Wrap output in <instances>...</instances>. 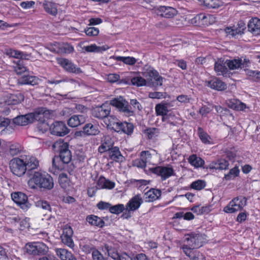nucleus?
<instances>
[{"mask_svg":"<svg viewBox=\"0 0 260 260\" xmlns=\"http://www.w3.org/2000/svg\"><path fill=\"white\" fill-rule=\"evenodd\" d=\"M38 160L34 156L23 155L15 157L10 161V168L15 175L21 177L25 174L29 177L39 166Z\"/></svg>","mask_w":260,"mask_h":260,"instance_id":"obj_1","label":"nucleus"},{"mask_svg":"<svg viewBox=\"0 0 260 260\" xmlns=\"http://www.w3.org/2000/svg\"><path fill=\"white\" fill-rule=\"evenodd\" d=\"M27 181L28 186L31 189L38 187L50 190L53 188V179L48 174L45 175L38 171H34Z\"/></svg>","mask_w":260,"mask_h":260,"instance_id":"obj_2","label":"nucleus"},{"mask_svg":"<svg viewBox=\"0 0 260 260\" xmlns=\"http://www.w3.org/2000/svg\"><path fill=\"white\" fill-rule=\"evenodd\" d=\"M184 244L181 246L182 250L186 249H198L202 246L205 240V235L199 232H191L185 236Z\"/></svg>","mask_w":260,"mask_h":260,"instance_id":"obj_3","label":"nucleus"},{"mask_svg":"<svg viewBox=\"0 0 260 260\" xmlns=\"http://www.w3.org/2000/svg\"><path fill=\"white\" fill-rule=\"evenodd\" d=\"M53 149L59 153L60 160L64 164H69L72 160V153L67 143L61 140L56 141L52 145Z\"/></svg>","mask_w":260,"mask_h":260,"instance_id":"obj_4","label":"nucleus"},{"mask_svg":"<svg viewBox=\"0 0 260 260\" xmlns=\"http://www.w3.org/2000/svg\"><path fill=\"white\" fill-rule=\"evenodd\" d=\"M144 76L147 81V86L156 89L162 84L164 78L159 75L158 72L154 69L147 70L144 73Z\"/></svg>","mask_w":260,"mask_h":260,"instance_id":"obj_5","label":"nucleus"},{"mask_svg":"<svg viewBox=\"0 0 260 260\" xmlns=\"http://www.w3.org/2000/svg\"><path fill=\"white\" fill-rule=\"evenodd\" d=\"M247 199L243 196L234 198L224 208L226 213H232L241 210L246 205Z\"/></svg>","mask_w":260,"mask_h":260,"instance_id":"obj_6","label":"nucleus"},{"mask_svg":"<svg viewBox=\"0 0 260 260\" xmlns=\"http://www.w3.org/2000/svg\"><path fill=\"white\" fill-rule=\"evenodd\" d=\"M58 63L67 72L75 74H80L83 72L82 70L72 61L64 58L57 59Z\"/></svg>","mask_w":260,"mask_h":260,"instance_id":"obj_7","label":"nucleus"},{"mask_svg":"<svg viewBox=\"0 0 260 260\" xmlns=\"http://www.w3.org/2000/svg\"><path fill=\"white\" fill-rule=\"evenodd\" d=\"M13 201L23 210H27L31 204L28 201L27 196L21 192H15L11 194Z\"/></svg>","mask_w":260,"mask_h":260,"instance_id":"obj_8","label":"nucleus"},{"mask_svg":"<svg viewBox=\"0 0 260 260\" xmlns=\"http://www.w3.org/2000/svg\"><path fill=\"white\" fill-rule=\"evenodd\" d=\"M110 104L128 116L132 115L134 114V111L132 107L128 105V102L123 100L121 97H120L119 99H114L111 100Z\"/></svg>","mask_w":260,"mask_h":260,"instance_id":"obj_9","label":"nucleus"},{"mask_svg":"<svg viewBox=\"0 0 260 260\" xmlns=\"http://www.w3.org/2000/svg\"><path fill=\"white\" fill-rule=\"evenodd\" d=\"M150 172L161 177L162 180H165L174 174L172 167L158 166L149 168Z\"/></svg>","mask_w":260,"mask_h":260,"instance_id":"obj_10","label":"nucleus"},{"mask_svg":"<svg viewBox=\"0 0 260 260\" xmlns=\"http://www.w3.org/2000/svg\"><path fill=\"white\" fill-rule=\"evenodd\" d=\"M50 131L52 135L63 137L69 133V129L62 121H55L50 126Z\"/></svg>","mask_w":260,"mask_h":260,"instance_id":"obj_11","label":"nucleus"},{"mask_svg":"<svg viewBox=\"0 0 260 260\" xmlns=\"http://www.w3.org/2000/svg\"><path fill=\"white\" fill-rule=\"evenodd\" d=\"M169 104L168 103H160L157 104L155 106V111L157 115H161L162 116V120L164 122H167L173 125H175L173 122L170 120L171 115L168 114L169 110Z\"/></svg>","mask_w":260,"mask_h":260,"instance_id":"obj_12","label":"nucleus"},{"mask_svg":"<svg viewBox=\"0 0 260 260\" xmlns=\"http://www.w3.org/2000/svg\"><path fill=\"white\" fill-rule=\"evenodd\" d=\"M111 112L110 106L103 104L101 106L96 107L92 110V115L93 117L98 119H104L107 118Z\"/></svg>","mask_w":260,"mask_h":260,"instance_id":"obj_13","label":"nucleus"},{"mask_svg":"<svg viewBox=\"0 0 260 260\" xmlns=\"http://www.w3.org/2000/svg\"><path fill=\"white\" fill-rule=\"evenodd\" d=\"M214 19L215 18L212 15L200 13L191 19V23L196 25H207L208 23H211L210 20L212 22H214L215 21Z\"/></svg>","mask_w":260,"mask_h":260,"instance_id":"obj_14","label":"nucleus"},{"mask_svg":"<svg viewBox=\"0 0 260 260\" xmlns=\"http://www.w3.org/2000/svg\"><path fill=\"white\" fill-rule=\"evenodd\" d=\"M30 114L34 116V117L32 118V122L34 120H37L39 122L46 121V119H48L50 117V112L45 108H40L37 109L35 112L30 113Z\"/></svg>","mask_w":260,"mask_h":260,"instance_id":"obj_15","label":"nucleus"},{"mask_svg":"<svg viewBox=\"0 0 260 260\" xmlns=\"http://www.w3.org/2000/svg\"><path fill=\"white\" fill-rule=\"evenodd\" d=\"M157 15L166 18H171L177 14V11L171 7L160 6L156 10Z\"/></svg>","mask_w":260,"mask_h":260,"instance_id":"obj_16","label":"nucleus"},{"mask_svg":"<svg viewBox=\"0 0 260 260\" xmlns=\"http://www.w3.org/2000/svg\"><path fill=\"white\" fill-rule=\"evenodd\" d=\"M32 115L28 113L16 116L13 119V125L18 126H25L32 123Z\"/></svg>","mask_w":260,"mask_h":260,"instance_id":"obj_17","label":"nucleus"},{"mask_svg":"<svg viewBox=\"0 0 260 260\" xmlns=\"http://www.w3.org/2000/svg\"><path fill=\"white\" fill-rule=\"evenodd\" d=\"M143 201L140 195L137 194L132 198L126 205V209L128 211H134L138 209Z\"/></svg>","mask_w":260,"mask_h":260,"instance_id":"obj_18","label":"nucleus"},{"mask_svg":"<svg viewBox=\"0 0 260 260\" xmlns=\"http://www.w3.org/2000/svg\"><path fill=\"white\" fill-rule=\"evenodd\" d=\"M182 251L190 260H206L205 255L198 249H186Z\"/></svg>","mask_w":260,"mask_h":260,"instance_id":"obj_19","label":"nucleus"},{"mask_svg":"<svg viewBox=\"0 0 260 260\" xmlns=\"http://www.w3.org/2000/svg\"><path fill=\"white\" fill-rule=\"evenodd\" d=\"M101 142V145L99 147V151L101 153L108 151L113 147L114 141L110 136H104Z\"/></svg>","mask_w":260,"mask_h":260,"instance_id":"obj_20","label":"nucleus"},{"mask_svg":"<svg viewBox=\"0 0 260 260\" xmlns=\"http://www.w3.org/2000/svg\"><path fill=\"white\" fill-rule=\"evenodd\" d=\"M248 31L254 36L260 34V19L254 18L250 19L248 24Z\"/></svg>","mask_w":260,"mask_h":260,"instance_id":"obj_21","label":"nucleus"},{"mask_svg":"<svg viewBox=\"0 0 260 260\" xmlns=\"http://www.w3.org/2000/svg\"><path fill=\"white\" fill-rule=\"evenodd\" d=\"M134 128V126L132 123L120 121L117 126V129H116L115 132L123 133L124 134L130 135L133 133Z\"/></svg>","mask_w":260,"mask_h":260,"instance_id":"obj_22","label":"nucleus"},{"mask_svg":"<svg viewBox=\"0 0 260 260\" xmlns=\"http://www.w3.org/2000/svg\"><path fill=\"white\" fill-rule=\"evenodd\" d=\"M86 117L83 115H74L68 120V125L72 127H76L84 123Z\"/></svg>","mask_w":260,"mask_h":260,"instance_id":"obj_23","label":"nucleus"},{"mask_svg":"<svg viewBox=\"0 0 260 260\" xmlns=\"http://www.w3.org/2000/svg\"><path fill=\"white\" fill-rule=\"evenodd\" d=\"M39 79L36 76L30 75H24L18 80L19 85L28 84L34 86L38 84Z\"/></svg>","mask_w":260,"mask_h":260,"instance_id":"obj_24","label":"nucleus"},{"mask_svg":"<svg viewBox=\"0 0 260 260\" xmlns=\"http://www.w3.org/2000/svg\"><path fill=\"white\" fill-rule=\"evenodd\" d=\"M24 95L20 92L9 94L7 96L6 102L8 105H17L24 100Z\"/></svg>","mask_w":260,"mask_h":260,"instance_id":"obj_25","label":"nucleus"},{"mask_svg":"<svg viewBox=\"0 0 260 260\" xmlns=\"http://www.w3.org/2000/svg\"><path fill=\"white\" fill-rule=\"evenodd\" d=\"M207 86L217 90H223L226 88V85L217 78H213L208 81Z\"/></svg>","mask_w":260,"mask_h":260,"instance_id":"obj_26","label":"nucleus"},{"mask_svg":"<svg viewBox=\"0 0 260 260\" xmlns=\"http://www.w3.org/2000/svg\"><path fill=\"white\" fill-rule=\"evenodd\" d=\"M108 153L109 158L116 162H122L124 159L118 147H113L108 151Z\"/></svg>","mask_w":260,"mask_h":260,"instance_id":"obj_27","label":"nucleus"},{"mask_svg":"<svg viewBox=\"0 0 260 260\" xmlns=\"http://www.w3.org/2000/svg\"><path fill=\"white\" fill-rule=\"evenodd\" d=\"M43 6L46 12L49 14L54 16L57 15V7L55 3L45 1L43 3Z\"/></svg>","mask_w":260,"mask_h":260,"instance_id":"obj_28","label":"nucleus"},{"mask_svg":"<svg viewBox=\"0 0 260 260\" xmlns=\"http://www.w3.org/2000/svg\"><path fill=\"white\" fill-rule=\"evenodd\" d=\"M97 185L99 188L111 189L115 187V183L108 179H106L103 176H100L97 182Z\"/></svg>","mask_w":260,"mask_h":260,"instance_id":"obj_29","label":"nucleus"},{"mask_svg":"<svg viewBox=\"0 0 260 260\" xmlns=\"http://www.w3.org/2000/svg\"><path fill=\"white\" fill-rule=\"evenodd\" d=\"M145 195L147 202H153L158 199L161 196V191L159 189L152 188L145 193Z\"/></svg>","mask_w":260,"mask_h":260,"instance_id":"obj_30","label":"nucleus"},{"mask_svg":"<svg viewBox=\"0 0 260 260\" xmlns=\"http://www.w3.org/2000/svg\"><path fill=\"white\" fill-rule=\"evenodd\" d=\"M229 162L224 159H220L210 165V168L216 170H226L228 169Z\"/></svg>","mask_w":260,"mask_h":260,"instance_id":"obj_31","label":"nucleus"},{"mask_svg":"<svg viewBox=\"0 0 260 260\" xmlns=\"http://www.w3.org/2000/svg\"><path fill=\"white\" fill-rule=\"evenodd\" d=\"M107 119L105 120L106 124L107 126L115 132L117 129V126L120 122V120L118 119L114 115H110L107 117Z\"/></svg>","mask_w":260,"mask_h":260,"instance_id":"obj_32","label":"nucleus"},{"mask_svg":"<svg viewBox=\"0 0 260 260\" xmlns=\"http://www.w3.org/2000/svg\"><path fill=\"white\" fill-rule=\"evenodd\" d=\"M84 135H96L100 133L98 126L91 123H87L83 127Z\"/></svg>","mask_w":260,"mask_h":260,"instance_id":"obj_33","label":"nucleus"},{"mask_svg":"<svg viewBox=\"0 0 260 260\" xmlns=\"http://www.w3.org/2000/svg\"><path fill=\"white\" fill-rule=\"evenodd\" d=\"M225 62H224L223 60L221 59H218L215 62L214 65V70L218 73V75H222L226 74L228 72V69L225 66Z\"/></svg>","mask_w":260,"mask_h":260,"instance_id":"obj_34","label":"nucleus"},{"mask_svg":"<svg viewBox=\"0 0 260 260\" xmlns=\"http://www.w3.org/2000/svg\"><path fill=\"white\" fill-rule=\"evenodd\" d=\"M86 220L91 225L100 228H102L105 224V222L102 219L94 215L88 216L86 217Z\"/></svg>","mask_w":260,"mask_h":260,"instance_id":"obj_35","label":"nucleus"},{"mask_svg":"<svg viewBox=\"0 0 260 260\" xmlns=\"http://www.w3.org/2000/svg\"><path fill=\"white\" fill-rule=\"evenodd\" d=\"M225 63L229 69L232 70L238 69L241 67V58H238L233 59H227Z\"/></svg>","mask_w":260,"mask_h":260,"instance_id":"obj_36","label":"nucleus"},{"mask_svg":"<svg viewBox=\"0 0 260 260\" xmlns=\"http://www.w3.org/2000/svg\"><path fill=\"white\" fill-rule=\"evenodd\" d=\"M188 162L196 168L201 167L204 164V160L196 154L190 155L188 159Z\"/></svg>","mask_w":260,"mask_h":260,"instance_id":"obj_37","label":"nucleus"},{"mask_svg":"<svg viewBox=\"0 0 260 260\" xmlns=\"http://www.w3.org/2000/svg\"><path fill=\"white\" fill-rule=\"evenodd\" d=\"M105 251L108 253L109 256L114 260H118L120 255L119 254L117 249L108 244H105L104 246Z\"/></svg>","mask_w":260,"mask_h":260,"instance_id":"obj_38","label":"nucleus"},{"mask_svg":"<svg viewBox=\"0 0 260 260\" xmlns=\"http://www.w3.org/2000/svg\"><path fill=\"white\" fill-rule=\"evenodd\" d=\"M201 4L208 8H218L221 6L219 0H199Z\"/></svg>","mask_w":260,"mask_h":260,"instance_id":"obj_39","label":"nucleus"},{"mask_svg":"<svg viewBox=\"0 0 260 260\" xmlns=\"http://www.w3.org/2000/svg\"><path fill=\"white\" fill-rule=\"evenodd\" d=\"M58 182L60 186L63 189H66L70 186V180L66 173H62L59 174Z\"/></svg>","mask_w":260,"mask_h":260,"instance_id":"obj_40","label":"nucleus"},{"mask_svg":"<svg viewBox=\"0 0 260 260\" xmlns=\"http://www.w3.org/2000/svg\"><path fill=\"white\" fill-rule=\"evenodd\" d=\"M36 255H44L48 250V247L42 242L35 243Z\"/></svg>","mask_w":260,"mask_h":260,"instance_id":"obj_41","label":"nucleus"},{"mask_svg":"<svg viewBox=\"0 0 260 260\" xmlns=\"http://www.w3.org/2000/svg\"><path fill=\"white\" fill-rule=\"evenodd\" d=\"M131 83L137 86H147V81L141 76L131 78Z\"/></svg>","mask_w":260,"mask_h":260,"instance_id":"obj_42","label":"nucleus"},{"mask_svg":"<svg viewBox=\"0 0 260 260\" xmlns=\"http://www.w3.org/2000/svg\"><path fill=\"white\" fill-rule=\"evenodd\" d=\"M22 150L21 146L17 143L11 144L9 146L8 154L13 156L20 153Z\"/></svg>","mask_w":260,"mask_h":260,"instance_id":"obj_43","label":"nucleus"},{"mask_svg":"<svg viewBox=\"0 0 260 260\" xmlns=\"http://www.w3.org/2000/svg\"><path fill=\"white\" fill-rule=\"evenodd\" d=\"M198 133L199 138L203 143L205 144H210L211 143V137L207 133L204 131L202 127H198Z\"/></svg>","mask_w":260,"mask_h":260,"instance_id":"obj_44","label":"nucleus"},{"mask_svg":"<svg viewBox=\"0 0 260 260\" xmlns=\"http://www.w3.org/2000/svg\"><path fill=\"white\" fill-rule=\"evenodd\" d=\"M36 206L45 210L46 213L44 215H46L47 214H49L51 212V206L49 203L46 201L40 200L36 203Z\"/></svg>","mask_w":260,"mask_h":260,"instance_id":"obj_45","label":"nucleus"},{"mask_svg":"<svg viewBox=\"0 0 260 260\" xmlns=\"http://www.w3.org/2000/svg\"><path fill=\"white\" fill-rule=\"evenodd\" d=\"M115 59L118 61H121L125 64L129 66L134 65L137 62V60L135 58L130 56H116Z\"/></svg>","mask_w":260,"mask_h":260,"instance_id":"obj_46","label":"nucleus"},{"mask_svg":"<svg viewBox=\"0 0 260 260\" xmlns=\"http://www.w3.org/2000/svg\"><path fill=\"white\" fill-rule=\"evenodd\" d=\"M150 155L148 151H143L141 153V156L142 157L141 159H137L135 161V165L139 168H143L146 166V158H144V155Z\"/></svg>","mask_w":260,"mask_h":260,"instance_id":"obj_47","label":"nucleus"},{"mask_svg":"<svg viewBox=\"0 0 260 260\" xmlns=\"http://www.w3.org/2000/svg\"><path fill=\"white\" fill-rule=\"evenodd\" d=\"M82 49L88 52H102L106 50L103 47L97 46L95 44L84 46Z\"/></svg>","mask_w":260,"mask_h":260,"instance_id":"obj_48","label":"nucleus"},{"mask_svg":"<svg viewBox=\"0 0 260 260\" xmlns=\"http://www.w3.org/2000/svg\"><path fill=\"white\" fill-rule=\"evenodd\" d=\"M57 256L62 260H68L71 257L72 253L64 249H59L56 250Z\"/></svg>","mask_w":260,"mask_h":260,"instance_id":"obj_49","label":"nucleus"},{"mask_svg":"<svg viewBox=\"0 0 260 260\" xmlns=\"http://www.w3.org/2000/svg\"><path fill=\"white\" fill-rule=\"evenodd\" d=\"M206 186V182L202 180H198L193 181L190 184V187L196 190H200Z\"/></svg>","mask_w":260,"mask_h":260,"instance_id":"obj_50","label":"nucleus"},{"mask_svg":"<svg viewBox=\"0 0 260 260\" xmlns=\"http://www.w3.org/2000/svg\"><path fill=\"white\" fill-rule=\"evenodd\" d=\"M15 71L17 74H21L27 71L26 68L24 66L22 60H18L17 61L16 66H15Z\"/></svg>","mask_w":260,"mask_h":260,"instance_id":"obj_51","label":"nucleus"},{"mask_svg":"<svg viewBox=\"0 0 260 260\" xmlns=\"http://www.w3.org/2000/svg\"><path fill=\"white\" fill-rule=\"evenodd\" d=\"M59 50L61 53L69 54L73 52L74 50V47L69 44H62L60 45Z\"/></svg>","mask_w":260,"mask_h":260,"instance_id":"obj_52","label":"nucleus"},{"mask_svg":"<svg viewBox=\"0 0 260 260\" xmlns=\"http://www.w3.org/2000/svg\"><path fill=\"white\" fill-rule=\"evenodd\" d=\"M125 209L124 206L123 204H117L115 206H111L110 208V212L111 213L118 214L122 212Z\"/></svg>","mask_w":260,"mask_h":260,"instance_id":"obj_53","label":"nucleus"},{"mask_svg":"<svg viewBox=\"0 0 260 260\" xmlns=\"http://www.w3.org/2000/svg\"><path fill=\"white\" fill-rule=\"evenodd\" d=\"M11 123L10 119L7 118H3L0 120V127H7L8 130L11 129L12 130L14 129L15 125H13V123L10 125Z\"/></svg>","mask_w":260,"mask_h":260,"instance_id":"obj_54","label":"nucleus"},{"mask_svg":"<svg viewBox=\"0 0 260 260\" xmlns=\"http://www.w3.org/2000/svg\"><path fill=\"white\" fill-rule=\"evenodd\" d=\"M239 170L238 167H235L231 169L228 174L224 175L226 180H230L232 177L235 178L238 176Z\"/></svg>","mask_w":260,"mask_h":260,"instance_id":"obj_55","label":"nucleus"},{"mask_svg":"<svg viewBox=\"0 0 260 260\" xmlns=\"http://www.w3.org/2000/svg\"><path fill=\"white\" fill-rule=\"evenodd\" d=\"M37 128L39 132L44 133L50 129V126L47 121L39 122L37 124Z\"/></svg>","mask_w":260,"mask_h":260,"instance_id":"obj_56","label":"nucleus"},{"mask_svg":"<svg viewBox=\"0 0 260 260\" xmlns=\"http://www.w3.org/2000/svg\"><path fill=\"white\" fill-rule=\"evenodd\" d=\"M86 34L90 37H94L98 35L99 30L98 28L94 27H90L85 29Z\"/></svg>","mask_w":260,"mask_h":260,"instance_id":"obj_57","label":"nucleus"},{"mask_svg":"<svg viewBox=\"0 0 260 260\" xmlns=\"http://www.w3.org/2000/svg\"><path fill=\"white\" fill-rule=\"evenodd\" d=\"M61 238L63 244L71 248H73L74 247V243L72 239V237L61 236Z\"/></svg>","mask_w":260,"mask_h":260,"instance_id":"obj_58","label":"nucleus"},{"mask_svg":"<svg viewBox=\"0 0 260 260\" xmlns=\"http://www.w3.org/2000/svg\"><path fill=\"white\" fill-rule=\"evenodd\" d=\"M25 249L28 254L36 255L35 243H28L26 244Z\"/></svg>","mask_w":260,"mask_h":260,"instance_id":"obj_59","label":"nucleus"},{"mask_svg":"<svg viewBox=\"0 0 260 260\" xmlns=\"http://www.w3.org/2000/svg\"><path fill=\"white\" fill-rule=\"evenodd\" d=\"M238 27L235 28L236 31L235 33H237V34H243L244 30L246 28V25L245 23L242 21H240L238 23Z\"/></svg>","mask_w":260,"mask_h":260,"instance_id":"obj_60","label":"nucleus"},{"mask_svg":"<svg viewBox=\"0 0 260 260\" xmlns=\"http://www.w3.org/2000/svg\"><path fill=\"white\" fill-rule=\"evenodd\" d=\"M92 256L93 260H106V258L104 257L98 250L93 249L92 252Z\"/></svg>","mask_w":260,"mask_h":260,"instance_id":"obj_61","label":"nucleus"},{"mask_svg":"<svg viewBox=\"0 0 260 260\" xmlns=\"http://www.w3.org/2000/svg\"><path fill=\"white\" fill-rule=\"evenodd\" d=\"M6 54H7V55H8L10 56L17 58L18 59L20 55H21V54H22V52L10 49H8L7 50Z\"/></svg>","mask_w":260,"mask_h":260,"instance_id":"obj_62","label":"nucleus"},{"mask_svg":"<svg viewBox=\"0 0 260 260\" xmlns=\"http://www.w3.org/2000/svg\"><path fill=\"white\" fill-rule=\"evenodd\" d=\"M157 129L155 128H149L145 131V134L147 136L149 139H152L155 135Z\"/></svg>","mask_w":260,"mask_h":260,"instance_id":"obj_63","label":"nucleus"},{"mask_svg":"<svg viewBox=\"0 0 260 260\" xmlns=\"http://www.w3.org/2000/svg\"><path fill=\"white\" fill-rule=\"evenodd\" d=\"M111 206V204L110 203L103 201H100L96 205L97 207L100 210H106L109 209V210Z\"/></svg>","mask_w":260,"mask_h":260,"instance_id":"obj_64","label":"nucleus"}]
</instances>
